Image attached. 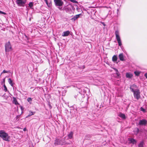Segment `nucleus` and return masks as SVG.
<instances>
[{
    "instance_id": "7ed1b4c3",
    "label": "nucleus",
    "mask_w": 147,
    "mask_h": 147,
    "mask_svg": "<svg viewBox=\"0 0 147 147\" xmlns=\"http://www.w3.org/2000/svg\"><path fill=\"white\" fill-rule=\"evenodd\" d=\"M5 47L6 52H9L12 50V47L10 42L9 41L7 42Z\"/></svg>"
},
{
    "instance_id": "bb28decb",
    "label": "nucleus",
    "mask_w": 147,
    "mask_h": 147,
    "mask_svg": "<svg viewBox=\"0 0 147 147\" xmlns=\"http://www.w3.org/2000/svg\"><path fill=\"white\" fill-rule=\"evenodd\" d=\"M70 1L73 3H78V2L76 0H70Z\"/></svg>"
},
{
    "instance_id": "f704fd0d",
    "label": "nucleus",
    "mask_w": 147,
    "mask_h": 147,
    "mask_svg": "<svg viewBox=\"0 0 147 147\" xmlns=\"http://www.w3.org/2000/svg\"><path fill=\"white\" fill-rule=\"evenodd\" d=\"M26 128H24V129H23V130L24 131H26Z\"/></svg>"
},
{
    "instance_id": "dca6fc26",
    "label": "nucleus",
    "mask_w": 147,
    "mask_h": 147,
    "mask_svg": "<svg viewBox=\"0 0 147 147\" xmlns=\"http://www.w3.org/2000/svg\"><path fill=\"white\" fill-rule=\"evenodd\" d=\"M73 133L71 132L68 135V136L69 139H71L73 137Z\"/></svg>"
},
{
    "instance_id": "f03ea898",
    "label": "nucleus",
    "mask_w": 147,
    "mask_h": 147,
    "mask_svg": "<svg viewBox=\"0 0 147 147\" xmlns=\"http://www.w3.org/2000/svg\"><path fill=\"white\" fill-rule=\"evenodd\" d=\"M115 34L116 36V39L117 41L119 46H121L122 45L121 42L120 37L119 35V32L118 31H116L115 32Z\"/></svg>"
},
{
    "instance_id": "473e14b6",
    "label": "nucleus",
    "mask_w": 147,
    "mask_h": 147,
    "mask_svg": "<svg viewBox=\"0 0 147 147\" xmlns=\"http://www.w3.org/2000/svg\"><path fill=\"white\" fill-rule=\"evenodd\" d=\"M144 76L146 78H147V73H146L144 74Z\"/></svg>"
},
{
    "instance_id": "f257e3e1",
    "label": "nucleus",
    "mask_w": 147,
    "mask_h": 147,
    "mask_svg": "<svg viewBox=\"0 0 147 147\" xmlns=\"http://www.w3.org/2000/svg\"><path fill=\"white\" fill-rule=\"evenodd\" d=\"M0 137L4 140L9 141L10 139V136L8 134L3 130H0Z\"/></svg>"
},
{
    "instance_id": "20e7f679",
    "label": "nucleus",
    "mask_w": 147,
    "mask_h": 147,
    "mask_svg": "<svg viewBox=\"0 0 147 147\" xmlns=\"http://www.w3.org/2000/svg\"><path fill=\"white\" fill-rule=\"evenodd\" d=\"M134 95L135 98L137 100H138L140 98V92L139 90H137L136 91H134Z\"/></svg>"
},
{
    "instance_id": "aec40b11",
    "label": "nucleus",
    "mask_w": 147,
    "mask_h": 147,
    "mask_svg": "<svg viewBox=\"0 0 147 147\" xmlns=\"http://www.w3.org/2000/svg\"><path fill=\"white\" fill-rule=\"evenodd\" d=\"M34 113H35L34 112H32L31 111H29V114L26 117H30V116H31V115H34Z\"/></svg>"
},
{
    "instance_id": "4c0bfd02",
    "label": "nucleus",
    "mask_w": 147,
    "mask_h": 147,
    "mask_svg": "<svg viewBox=\"0 0 147 147\" xmlns=\"http://www.w3.org/2000/svg\"><path fill=\"white\" fill-rule=\"evenodd\" d=\"M5 78L3 79V82H5Z\"/></svg>"
},
{
    "instance_id": "393cba45",
    "label": "nucleus",
    "mask_w": 147,
    "mask_h": 147,
    "mask_svg": "<svg viewBox=\"0 0 147 147\" xmlns=\"http://www.w3.org/2000/svg\"><path fill=\"white\" fill-rule=\"evenodd\" d=\"M33 2H30L29 4V6L30 7H31L33 6Z\"/></svg>"
},
{
    "instance_id": "a211bd4d",
    "label": "nucleus",
    "mask_w": 147,
    "mask_h": 147,
    "mask_svg": "<svg viewBox=\"0 0 147 147\" xmlns=\"http://www.w3.org/2000/svg\"><path fill=\"white\" fill-rule=\"evenodd\" d=\"M117 57L116 56L114 55L112 57V60L113 61H117Z\"/></svg>"
},
{
    "instance_id": "9d476101",
    "label": "nucleus",
    "mask_w": 147,
    "mask_h": 147,
    "mask_svg": "<svg viewBox=\"0 0 147 147\" xmlns=\"http://www.w3.org/2000/svg\"><path fill=\"white\" fill-rule=\"evenodd\" d=\"M147 123V121L145 119L140 120L138 123V125H145Z\"/></svg>"
},
{
    "instance_id": "ddd939ff",
    "label": "nucleus",
    "mask_w": 147,
    "mask_h": 147,
    "mask_svg": "<svg viewBox=\"0 0 147 147\" xmlns=\"http://www.w3.org/2000/svg\"><path fill=\"white\" fill-rule=\"evenodd\" d=\"M119 56L120 60L123 61L124 60V56L122 53L120 54Z\"/></svg>"
},
{
    "instance_id": "412c9836",
    "label": "nucleus",
    "mask_w": 147,
    "mask_h": 147,
    "mask_svg": "<svg viewBox=\"0 0 147 147\" xmlns=\"http://www.w3.org/2000/svg\"><path fill=\"white\" fill-rule=\"evenodd\" d=\"M143 143L142 142H141L138 145L139 147H143Z\"/></svg>"
},
{
    "instance_id": "c9c22d12",
    "label": "nucleus",
    "mask_w": 147,
    "mask_h": 147,
    "mask_svg": "<svg viewBox=\"0 0 147 147\" xmlns=\"http://www.w3.org/2000/svg\"><path fill=\"white\" fill-rule=\"evenodd\" d=\"M58 8L60 10H62V7H58Z\"/></svg>"
},
{
    "instance_id": "6e6552de",
    "label": "nucleus",
    "mask_w": 147,
    "mask_h": 147,
    "mask_svg": "<svg viewBox=\"0 0 147 147\" xmlns=\"http://www.w3.org/2000/svg\"><path fill=\"white\" fill-rule=\"evenodd\" d=\"M55 5L59 6H62L63 4V2L61 0H54Z\"/></svg>"
},
{
    "instance_id": "e433bc0d",
    "label": "nucleus",
    "mask_w": 147,
    "mask_h": 147,
    "mask_svg": "<svg viewBox=\"0 0 147 147\" xmlns=\"http://www.w3.org/2000/svg\"><path fill=\"white\" fill-rule=\"evenodd\" d=\"M20 117V116L19 115H17V116H16V118L17 119L18 118Z\"/></svg>"
},
{
    "instance_id": "2f4dec72",
    "label": "nucleus",
    "mask_w": 147,
    "mask_h": 147,
    "mask_svg": "<svg viewBox=\"0 0 147 147\" xmlns=\"http://www.w3.org/2000/svg\"><path fill=\"white\" fill-rule=\"evenodd\" d=\"M76 18H75V16H74V17H73L72 18V20H76Z\"/></svg>"
},
{
    "instance_id": "c756f323",
    "label": "nucleus",
    "mask_w": 147,
    "mask_h": 147,
    "mask_svg": "<svg viewBox=\"0 0 147 147\" xmlns=\"http://www.w3.org/2000/svg\"><path fill=\"white\" fill-rule=\"evenodd\" d=\"M8 72V71H6L5 70H4L1 73V74H3V73H7Z\"/></svg>"
},
{
    "instance_id": "f3484780",
    "label": "nucleus",
    "mask_w": 147,
    "mask_h": 147,
    "mask_svg": "<svg viewBox=\"0 0 147 147\" xmlns=\"http://www.w3.org/2000/svg\"><path fill=\"white\" fill-rule=\"evenodd\" d=\"M13 103L16 105L18 104V103L15 98H13Z\"/></svg>"
},
{
    "instance_id": "39448f33",
    "label": "nucleus",
    "mask_w": 147,
    "mask_h": 147,
    "mask_svg": "<svg viewBox=\"0 0 147 147\" xmlns=\"http://www.w3.org/2000/svg\"><path fill=\"white\" fill-rule=\"evenodd\" d=\"M67 144V143L63 142L61 139H56V140L55 142V144H60L61 145H63L65 144Z\"/></svg>"
},
{
    "instance_id": "1a4fd4ad",
    "label": "nucleus",
    "mask_w": 147,
    "mask_h": 147,
    "mask_svg": "<svg viewBox=\"0 0 147 147\" xmlns=\"http://www.w3.org/2000/svg\"><path fill=\"white\" fill-rule=\"evenodd\" d=\"M130 88L131 91L133 92L136 91L137 90H139L138 89V87L135 84L131 86Z\"/></svg>"
},
{
    "instance_id": "f8f14e48",
    "label": "nucleus",
    "mask_w": 147,
    "mask_h": 147,
    "mask_svg": "<svg viewBox=\"0 0 147 147\" xmlns=\"http://www.w3.org/2000/svg\"><path fill=\"white\" fill-rule=\"evenodd\" d=\"M129 140L130 142V143L133 144H135L137 142L133 138H129Z\"/></svg>"
},
{
    "instance_id": "a878e982",
    "label": "nucleus",
    "mask_w": 147,
    "mask_h": 147,
    "mask_svg": "<svg viewBox=\"0 0 147 147\" xmlns=\"http://www.w3.org/2000/svg\"><path fill=\"white\" fill-rule=\"evenodd\" d=\"M27 100L28 102L31 103V102L32 101V99H31V98H29L27 99Z\"/></svg>"
},
{
    "instance_id": "72a5a7b5",
    "label": "nucleus",
    "mask_w": 147,
    "mask_h": 147,
    "mask_svg": "<svg viewBox=\"0 0 147 147\" xmlns=\"http://www.w3.org/2000/svg\"><path fill=\"white\" fill-rule=\"evenodd\" d=\"M115 69V70H116V73H117V74H117V72H118V70H117V69Z\"/></svg>"
},
{
    "instance_id": "6ab92c4d",
    "label": "nucleus",
    "mask_w": 147,
    "mask_h": 147,
    "mask_svg": "<svg viewBox=\"0 0 147 147\" xmlns=\"http://www.w3.org/2000/svg\"><path fill=\"white\" fill-rule=\"evenodd\" d=\"M8 82L9 84L11 85V86H13V83L12 81L10 78H9L8 80Z\"/></svg>"
},
{
    "instance_id": "cd10ccee",
    "label": "nucleus",
    "mask_w": 147,
    "mask_h": 147,
    "mask_svg": "<svg viewBox=\"0 0 147 147\" xmlns=\"http://www.w3.org/2000/svg\"><path fill=\"white\" fill-rule=\"evenodd\" d=\"M81 15V14H79L78 15H76L75 16V18L77 19V18H79L80 17V16Z\"/></svg>"
},
{
    "instance_id": "423d86ee",
    "label": "nucleus",
    "mask_w": 147,
    "mask_h": 147,
    "mask_svg": "<svg viewBox=\"0 0 147 147\" xmlns=\"http://www.w3.org/2000/svg\"><path fill=\"white\" fill-rule=\"evenodd\" d=\"M26 2V0H17L16 1L17 4L19 6H23Z\"/></svg>"
},
{
    "instance_id": "b1692460",
    "label": "nucleus",
    "mask_w": 147,
    "mask_h": 147,
    "mask_svg": "<svg viewBox=\"0 0 147 147\" xmlns=\"http://www.w3.org/2000/svg\"><path fill=\"white\" fill-rule=\"evenodd\" d=\"M3 88L5 92H6L7 91V89L5 84L3 85Z\"/></svg>"
},
{
    "instance_id": "2eb2a0df",
    "label": "nucleus",
    "mask_w": 147,
    "mask_h": 147,
    "mask_svg": "<svg viewBox=\"0 0 147 147\" xmlns=\"http://www.w3.org/2000/svg\"><path fill=\"white\" fill-rule=\"evenodd\" d=\"M126 76L127 78H131L133 76V75L131 74L127 73L126 74Z\"/></svg>"
},
{
    "instance_id": "7c9ffc66",
    "label": "nucleus",
    "mask_w": 147,
    "mask_h": 147,
    "mask_svg": "<svg viewBox=\"0 0 147 147\" xmlns=\"http://www.w3.org/2000/svg\"><path fill=\"white\" fill-rule=\"evenodd\" d=\"M0 13L3 14H5L6 13L4 12H3V11H0Z\"/></svg>"
},
{
    "instance_id": "c85d7f7f",
    "label": "nucleus",
    "mask_w": 147,
    "mask_h": 147,
    "mask_svg": "<svg viewBox=\"0 0 147 147\" xmlns=\"http://www.w3.org/2000/svg\"><path fill=\"white\" fill-rule=\"evenodd\" d=\"M140 109L141 111H142L144 112H145L146 111L145 109H144L143 107H141L140 108Z\"/></svg>"
},
{
    "instance_id": "4468645a",
    "label": "nucleus",
    "mask_w": 147,
    "mask_h": 147,
    "mask_svg": "<svg viewBox=\"0 0 147 147\" xmlns=\"http://www.w3.org/2000/svg\"><path fill=\"white\" fill-rule=\"evenodd\" d=\"M119 116L123 119H125L126 118V117L125 115L122 113H120L119 114Z\"/></svg>"
},
{
    "instance_id": "9b49d317",
    "label": "nucleus",
    "mask_w": 147,
    "mask_h": 147,
    "mask_svg": "<svg viewBox=\"0 0 147 147\" xmlns=\"http://www.w3.org/2000/svg\"><path fill=\"white\" fill-rule=\"evenodd\" d=\"M70 34V32L69 31H67L65 32H63L62 36H67Z\"/></svg>"
},
{
    "instance_id": "4be33fe9",
    "label": "nucleus",
    "mask_w": 147,
    "mask_h": 147,
    "mask_svg": "<svg viewBox=\"0 0 147 147\" xmlns=\"http://www.w3.org/2000/svg\"><path fill=\"white\" fill-rule=\"evenodd\" d=\"M45 3H46L47 6L49 7H50L51 6V5L50 4H49L47 0H44Z\"/></svg>"
},
{
    "instance_id": "58836bf2",
    "label": "nucleus",
    "mask_w": 147,
    "mask_h": 147,
    "mask_svg": "<svg viewBox=\"0 0 147 147\" xmlns=\"http://www.w3.org/2000/svg\"><path fill=\"white\" fill-rule=\"evenodd\" d=\"M136 129V130H137V131H138V128H137Z\"/></svg>"
},
{
    "instance_id": "5701e85b",
    "label": "nucleus",
    "mask_w": 147,
    "mask_h": 147,
    "mask_svg": "<svg viewBox=\"0 0 147 147\" xmlns=\"http://www.w3.org/2000/svg\"><path fill=\"white\" fill-rule=\"evenodd\" d=\"M140 72L138 71H136L134 72V74L137 76H139L140 74Z\"/></svg>"
},
{
    "instance_id": "0eeeda50",
    "label": "nucleus",
    "mask_w": 147,
    "mask_h": 147,
    "mask_svg": "<svg viewBox=\"0 0 147 147\" xmlns=\"http://www.w3.org/2000/svg\"><path fill=\"white\" fill-rule=\"evenodd\" d=\"M72 6L71 5H69L67 6H65L62 10H65L67 12H69L71 10V8Z\"/></svg>"
}]
</instances>
